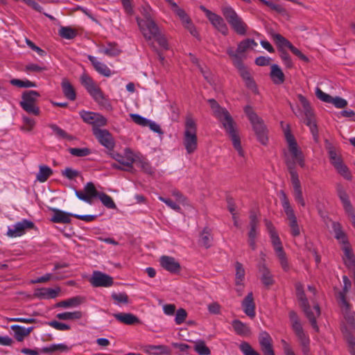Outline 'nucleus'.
Listing matches in <instances>:
<instances>
[{
  "label": "nucleus",
  "instance_id": "obj_1",
  "mask_svg": "<svg viewBox=\"0 0 355 355\" xmlns=\"http://www.w3.org/2000/svg\"><path fill=\"white\" fill-rule=\"evenodd\" d=\"M208 102L214 112V115L221 123L226 133L231 139L234 148L237 150L241 157H243L244 151L241 146V139L238 133L236 123L232 116L227 109L222 107L215 99H209Z\"/></svg>",
  "mask_w": 355,
  "mask_h": 355
},
{
  "label": "nucleus",
  "instance_id": "obj_2",
  "mask_svg": "<svg viewBox=\"0 0 355 355\" xmlns=\"http://www.w3.org/2000/svg\"><path fill=\"white\" fill-rule=\"evenodd\" d=\"M75 193L78 199L89 204H92L94 198H98L107 208H116V205L112 198L104 192L98 191L94 184L92 182H87L83 191L76 190Z\"/></svg>",
  "mask_w": 355,
  "mask_h": 355
},
{
  "label": "nucleus",
  "instance_id": "obj_3",
  "mask_svg": "<svg viewBox=\"0 0 355 355\" xmlns=\"http://www.w3.org/2000/svg\"><path fill=\"white\" fill-rule=\"evenodd\" d=\"M188 154L194 153L198 147L197 124L191 116H187L184 124L182 140Z\"/></svg>",
  "mask_w": 355,
  "mask_h": 355
},
{
  "label": "nucleus",
  "instance_id": "obj_4",
  "mask_svg": "<svg viewBox=\"0 0 355 355\" xmlns=\"http://www.w3.org/2000/svg\"><path fill=\"white\" fill-rule=\"evenodd\" d=\"M221 12L227 23L236 33L240 35H246L248 25L231 6H223Z\"/></svg>",
  "mask_w": 355,
  "mask_h": 355
},
{
  "label": "nucleus",
  "instance_id": "obj_5",
  "mask_svg": "<svg viewBox=\"0 0 355 355\" xmlns=\"http://www.w3.org/2000/svg\"><path fill=\"white\" fill-rule=\"evenodd\" d=\"M39 97H40V94L37 91H24L21 94V101L19 102V105L28 114L38 116L40 113V107L37 105Z\"/></svg>",
  "mask_w": 355,
  "mask_h": 355
},
{
  "label": "nucleus",
  "instance_id": "obj_6",
  "mask_svg": "<svg viewBox=\"0 0 355 355\" xmlns=\"http://www.w3.org/2000/svg\"><path fill=\"white\" fill-rule=\"evenodd\" d=\"M297 97L304 109V112L305 115L304 123L307 126L309 127L310 130L313 135L314 141L315 142H318L319 136L318 125L316 124L315 116L313 110L310 105V103L303 95L298 94Z\"/></svg>",
  "mask_w": 355,
  "mask_h": 355
},
{
  "label": "nucleus",
  "instance_id": "obj_7",
  "mask_svg": "<svg viewBox=\"0 0 355 355\" xmlns=\"http://www.w3.org/2000/svg\"><path fill=\"white\" fill-rule=\"evenodd\" d=\"M287 127L288 129L284 130V135L288 145V150L293 159L303 168L305 166V162L302 151L298 148L297 141L289 129V125H288Z\"/></svg>",
  "mask_w": 355,
  "mask_h": 355
},
{
  "label": "nucleus",
  "instance_id": "obj_8",
  "mask_svg": "<svg viewBox=\"0 0 355 355\" xmlns=\"http://www.w3.org/2000/svg\"><path fill=\"white\" fill-rule=\"evenodd\" d=\"M336 188L337 195L343 204L344 210L355 227V213L354 207L349 200V196L344 187L340 183L336 184Z\"/></svg>",
  "mask_w": 355,
  "mask_h": 355
},
{
  "label": "nucleus",
  "instance_id": "obj_9",
  "mask_svg": "<svg viewBox=\"0 0 355 355\" xmlns=\"http://www.w3.org/2000/svg\"><path fill=\"white\" fill-rule=\"evenodd\" d=\"M270 239L272 244L275 248L276 255L279 259L282 269L284 271L288 272L290 270V266L277 233L276 232L275 234H270Z\"/></svg>",
  "mask_w": 355,
  "mask_h": 355
},
{
  "label": "nucleus",
  "instance_id": "obj_10",
  "mask_svg": "<svg viewBox=\"0 0 355 355\" xmlns=\"http://www.w3.org/2000/svg\"><path fill=\"white\" fill-rule=\"evenodd\" d=\"M342 331L347 338L350 353L355 355V338L352 336V334H355L354 317L343 322Z\"/></svg>",
  "mask_w": 355,
  "mask_h": 355
},
{
  "label": "nucleus",
  "instance_id": "obj_11",
  "mask_svg": "<svg viewBox=\"0 0 355 355\" xmlns=\"http://www.w3.org/2000/svg\"><path fill=\"white\" fill-rule=\"evenodd\" d=\"M92 132L101 145L109 150H113L115 146L114 139L107 130L94 128H92Z\"/></svg>",
  "mask_w": 355,
  "mask_h": 355
},
{
  "label": "nucleus",
  "instance_id": "obj_12",
  "mask_svg": "<svg viewBox=\"0 0 355 355\" xmlns=\"http://www.w3.org/2000/svg\"><path fill=\"white\" fill-rule=\"evenodd\" d=\"M150 11L151 8L148 5L142 6L141 12L144 19H137V24L142 33L148 30L149 31L150 28L153 29V31L156 30L157 24L151 17Z\"/></svg>",
  "mask_w": 355,
  "mask_h": 355
},
{
  "label": "nucleus",
  "instance_id": "obj_13",
  "mask_svg": "<svg viewBox=\"0 0 355 355\" xmlns=\"http://www.w3.org/2000/svg\"><path fill=\"white\" fill-rule=\"evenodd\" d=\"M297 297L300 302V305L304 312L305 315L309 319L311 325L316 331H318L319 327L317 324V321L315 320V316L313 314V312L311 310L310 304L304 292L297 295Z\"/></svg>",
  "mask_w": 355,
  "mask_h": 355
},
{
  "label": "nucleus",
  "instance_id": "obj_14",
  "mask_svg": "<svg viewBox=\"0 0 355 355\" xmlns=\"http://www.w3.org/2000/svg\"><path fill=\"white\" fill-rule=\"evenodd\" d=\"M110 153V156L117 161L121 165L125 167V168H123V171H129L131 173H134L135 168L132 166V164L135 162V159L132 157V153L130 152L129 149L125 150L126 156L123 157L118 153H116L113 150Z\"/></svg>",
  "mask_w": 355,
  "mask_h": 355
},
{
  "label": "nucleus",
  "instance_id": "obj_15",
  "mask_svg": "<svg viewBox=\"0 0 355 355\" xmlns=\"http://www.w3.org/2000/svg\"><path fill=\"white\" fill-rule=\"evenodd\" d=\"M94 287H109L113 285V278L102 272L94 271L89 279Z\"/></svg>",
  "mask_w": 355,
  "mask_h": 355
},
{
  "label": "nucleus",
  "instance_id": "obj_16",
  "mask_svg": "<svg viewBox=\"0 0 355 355\" xmlns=\"http://www.w3.org/2000/svg\"><path fill=\"white\" fill-rule=\"evenodd\" d=\"M279 194L281 196L282 207L289 220V226L291 229L293 227H295L297 225V218L295 215L294 210L292 208L289 200L284 191L281 190L279 191Z\"/></svg>",
  "mask_w": 355,
  "mask_h": 355
},
{
  "label": "nucleus",
  "instance_id": "obj_17",
  "mask_svg": "<svg viewBox=\"0 0 355 355\" xmlns=\"http://www.w3.org/2000/svg\"><path fill=\"white\" fill-rule=\"evenodd\" d=\"M253 130L255 132L258 141L263 145H266L268 142V131L263 123V121L258 117L254 121L250 122Z\"/></svg>",
  "mask_w": 355,
  "mask_h": 355
},
{
  "label": "nucleus",
  "instance_id": "obj_18",
  "mask_svg": "<svg viewBox=\"0 0 355 355\" xmlns=\"http://www.w3.org/2000/svg\"><path fill=\"white\" fill-rule=\"evenodd\" d=\"M35 228V224L32 221L24 219L22 221L17 223L12 229H9L7 234L11 237L20 236L25 233L26 230Z\"/></svg>",
  "mask_w": 355,
  "mask_h": 355
},
{
  "label": "nucleus",
  "instance_id": "obj_19",
  "mask_svg": "<svg viewBox=\"0 0 355 355\" xmlns=\"http://www.w3.org/2000/svg\"><path fill=\"white\" fill-rule=\"evenodd\" d=\"M207 17L213 26L223 35H227L228 34V27L221 16L212 12L211 11H207Z\"/></svg>",
  "mask_w": 355,
  "mask_h": 355
},
{
  "label": "nucleus",
  "instance_id": "obj_20",
  "mask_svg": "<svg viewBox=\"0 0 355 355\" xmlns=\"http://www.w3.org/2000/svg\"><path fill=\"white\" fill-rule=\"evenodd\" d=\"M159 262L161 266L171 273L178 274L181 270L180 263L174 257L164 255L160 257Z\"/></svg>",
  "mask_w": 355,
  "mask_h": 355
},
{
  "label": "nucleus",
  "instance_id": "obj_21",
  "mask_svg": "<svg viewBox=\"0 0 355 355\" xmlns=\"http://www.w3.org/2000/svg\"><path fill=\"white\" fill-rule=\"evenodd\" d=\"M144 36L147 40H151L154 38L159 45L164 49L166 50L168 49V45L166 37L162 35L159 30L157 25L156 26V30L150 29L143 33Z\"/></svg>",
  "mask_w": 355,
  "mask_h": 355
},
{
  "label": "nucleus",
  "instance_id": "obj_22",
  "mask_svg": "<svg viewBox=\"0 0 355 355\" xmlns=\"http://www.w3.org/2000/svg\"><path fill=\"white\" fill-rule=\"evenodd\" d=\"M242 306L244 313L251 318L255 316V304L254 302L253 294L249 293L242 302Z\"/></svg>",
  "mask_w": 355,
  "mask_h": 355
},
{
  "label": "nucleus",
  "instance_id": "obj_23",
  "mask_svg": "<svg viewBox=\"0 0 355 355\" xmlns=\"http://www.w3.org/2000/svg\"><path fill=\"white\" fill-rule=\"evenodd\" d=\"M113 316L120 322L127 325H133L140 322L139 319L130 313H114Z\"/></svg>",
  "mask_w": 355,
  "mask_h": 355
},
{
  "label": "nucleus",
  "instance_id": "obj_24",
  "mask_svg": "<svg viewBox=\"0 0 355 355\" xmlns=\"http://www.w3.org/2000/svg\"><path fill=\"white\" fill-rule=\"evenodd\" d=\"M259 272L261 275V282L264 286L268 287L274 284L273 277L270 273V270L266 266L264 263H259L258 264Z\"/></svg>",
  "mask_w": 355,
  "mask_h": 355
},
{
  "label": "nucleus",
  "instance_id": "obj_25",
  "mask_svg": "<svg viewBox=\"0 0 355 355\" xmlns=\"http://www.w3.org/2000/svg\"><path fill=\"white\" fill-rule=\"evenodd\" d=\"M60 291V288H57V289L46 288H37L34 293V297L41 299H53L57 297Z\"/></svg>",
  "mask_w": 355,
  "mask_h": 355
},
{
  "label": "nucleus",
  "instance_id": "obj_26",
  "mask_svg": "<svg viewBox=\"0 0 355 355\" xmlns=\"http://www.w3.org/2000/svg\"><path fill=\"white\" fill-rule=\"evenodd\" d=\"M53 211L54 215L51 218V221L53 223L64 224L71 223L70 217H73V214L67 213L58 209H53Z\"/></svg>",
  "mask_w": 355,
  "mask_h": 355
},
{
  "label": "nucleus",
  "instance_id": "obj_27",
  "mask_svg": "<svg viewBox=\"0 0 355 355\" xmlns=\"http://www.w3.org/2000/svg\"><path fill=\"white\" fill-rule=\"evenodd\" d=\"M80 82L91 96L100 89V87L96 85L92 78L87 73H83L80 76Z\"/></svg>",
  "mask_w": 355,
  "mask_h": 355
},
{
  "label": "nucleus",
  "instance_id": "obj_28",
  "mask_svg": "<svg viewBox=\"0 0 355 355\" xmlns=\"http://www.w3.org/2000/svg\"><path fill=\"white\" fill-rule=\"evenodd\" d=\"M344 252V257H343V261L345 264V266L348 268H353L355 267V258L354 253L352 252V249L349 245V243H347L343 248Z\"/></svg>",
  "mask_w": 355,
  "mask_h": 355
},
{
  "label": "nucleus",
  "instance_id": "obj_29",
  "mask_svg": "<svg viewBox=\"0 0 355 355\" xmlns=\"http://www.w3.org/2000/svg\"><path fill=\"white\" fill-rule=\"evenodd\" d=\"M270 76L272 82L276 85L282 84L285 80L284 73L276 64L271 66Z\"/></svg>",
  "mask_w": 355,
  "mask_h": 355
},
{
  "label": "nucleus",
  "instance_id": "obj_30",
  "mask_svg": "<svg viewBox=\"0 0 355 355\" xmlns=\"http://www.w3.org/2000/svg\"><path fill=\"white\" fill-rule=\"evenodd\" d=\"M61 86L64 96L70 101H75L76 98V90L67 78L62 79Z\"/></svg>",
  "mask_w": 355,
  "mask_h": 355
},
{
  "label": "nucleus",
  "instance_id": "obj_31",
  "mask_svg": "<svg viewBox=\"0 0 355 355\" xmlns=\"http://www.w3.org/2000/svg\"><path fill=\"white\" fill-rule=\"evenodd\" d=\"M87 58L92 62L95 70L99 73L106 77H109L111 75L110 69L105 64L98 61L96 58L92 55H89Z\"/></svg>",
  "mask_w": 355,
  "mask_h": 355
},
{
  "label": "nucleus",
  "instance_id": "obj_32",
  "mask_svg": "<svg viewBox=\"0 0 355 355\" xmlns=\"http://www.w3.org/2000/svg\"><path fill=\"white\" fill-rule=\"evenodd\" d=\"M325 147L328 150L330 162L334 166L343 162L341 157L337 154L335 147L328 140H325Z\"/></svg>",
  "mask_w": 355,
  "mask_h": 355
},
{
  "label": "nucleus",
  "instance_id": "obj_33",
  "mask_svg": "<svg viewBox=\"0 0 355 355\" xmlns=\"http://www.w3.org/2000/svg\"><path fill=\"white\" fill-rule=\"evenodd\" d=\"M293 187V196L295 201L299 203L302 207H305L306 203L303 198L302 190L300 180L292 181Z\"/></svg>",
  "mask_w": 355,
  "mask_h": 355
},
{
  "label": "nucleus",
  "instance_id": "obj_34",
  "mask_svg": "<svg viewBox=\"0 0 355 355\" xmlns=\"http://www.w3.org/2000/svg\"><path fill=\"white\" fill-rule=\"evenodd\" d=\"M213 237L211 236V230L208 227H205L200 234L199 242L200 245L208 249L211 245Z\"/></svg>",
  "mask_w": 355,
  "mask_h": 355
},
{
  "label": "nucleus",
  "instance_id": "obj_35",
  "mask_svg": "<svg viewBox=\"0 0 355 355\" xmlns=\"http://www.w3.org/2000/svg\"><path fill=\"white\" fill-rule=\"evenodd\" d=\"M272 38L277 46L278 51H281V50H285L284 48L289 49L292 44L284 37L279 33H270Z\"/></svg>",
  "mask_w": 355,
  "mask_h": 355
},
{
  "label": "nucleus",
  "instance_id": "obj_36",
  "mask_svg": "<svg viewBox=\"0 0 355 355\" xmlns=\"http://www.w3.org/2000/svg\"><path fill=\"white\" fill-rule=\"evenodd\" d=\"M84 302V298L80 296H76L66 300L60 301L55 304L56 307H73L77 306Z\"/></svg>",
  "mask_w": 355,
  "mask_h": 355
},
{
  "label": "nucleus",
  "instance_id": "obj_37",
  "mask_svg": "<svg viewBox=\"0 0 355 355\" xmlns=\"http://www.w3.org/2000/svg\"><path fill=\"white\" fill-rule=\"evenodd\" d=\"M235 284L236 286H242L245 279V270L241 263L235 262Z\"/></svg>",
  "mask_w": 355,
  "mask_h": 355
},
{
  "label": "nucleus",
  "instance_id": "obj_38",
  "mask_svg": "<svg viewBox=\"0 0 355 355\" xmlns=\"http://www.w3.org/2000/svg\"><path fill=\"white\" fill-rule=\"evenodd\" d=\"M232 325L234 331L239 336H248L250 334V329L239 320L232 321Z\"/></svg>",
  "mask_w": 355,
  "mask_h": 355
},
{
  "label": "nucleus",
  "instance_id": "obj_39",
  "mask_svg": "<svg viewBox=\"0 0 355 355\" xmlns=\"http://www.w3.org/2000/svg\"><path fill=\"white\" fill-rule=\"evenodd\" d=\"M92 97L94 98V100L98 103L99 105L103 107L107 110H112V105L109 102L108 99H107L101 89L97 91L94 94L92 95Z\"/></svg>",
  "mask_w": 355,
  "mask_h": 355
},
{
  "label": "nucleus",
  "instance_id": "obj_40",
  "mask_svg": "<svg viewBox=\"0 0 355 355\" xmlns=\"http://www.w3.org/2000/svg\"><path fill=\"white\" fill-rule=\"evenodd\" d=\"M39 168V172L37 174V180L41 182H46L53 174L52 169L47 166L41 165Z\"/></svg>",
  "mask_w": 355,
  "mask_h": 355
},
{
  "label": "nucleus",
  "instance_id": "obj_41",
  "mask_svg": "<svg viewBox=\"0 0 355 355\" xmlns=\"http://www.w3.org/2000/svg\"><path fill=\"white\" fill-rule=\"evenodd\" d=\"M49 127L54 132L56 136L60 139H67L69 141H73L76 139L75 137L69 135L65 130H62L55 124H50Z\"/></svg>",
  "mask_w": 355,
  "mask_h": 355
},
{
  "label": "nucleus",
  "instance_id": "obj_42",
  "mask_svg": "<svg viewBox=\"0 0 355 355\" xmlns=\"http://www.w3.org/2000/svg\"><path fill=\"white\" fill-rule=\"evenodd\" d=\"M336 299L342 313L352 310V305L347 301L346 295H344L343 293H338Z\"/></svg>",
  "mask_w": 355,
  "mask_h": 355
},
{
  "label": "nucleus",
  "instance_id": "obj_43",
  "mask_svg": "<svg viewBox=\"0 0 355 355\" xmlns=\"http://www.w3.org/2000/svg\"><path fill=\"white\" fill-rule=\"evenodd\" d=\"M83 317V313L80 311H76L73 312H64L58 313L56 315V318L59 320H79Z\"/></svg>",
  "mask_w": 355,
  "mask_h": 355
},
{
  "label": "nucleus",
  "instance_id": "obj_44",
  "mask_svg": "<svg viewBox=\"0 0 355 355\" xmlns=\"http://www.w3.org/2000/svg\"><path fill=\"white\" fill-rule=\"evenodd\" d=\"M257 42L253 39H245L242 40L239 44L236 49L238 53L241 54L247 51L252 46H257Z\"/></svg>",
  "mask_w": 355,
  "mask_h": 355
},
{
  "label": "nucleus",
  "instance_id": "obj_45",
  "mask_svg": "<svg viewBox=\"0 0 355 355\" xmlns=\"http://www.w3.org/2000/svg\"><path fill=\"white\" fill-rule=\"evenodd\" d=\"M69 347L65 344H53L49 347H45L41 349V352L46 354H52L55 351L66 352Z\"/></svg>",
  "mask_w": 355,
  "mask_h": 355
},
{
  "label": "nucleus",
  "instance_id": "obj_46",
  "mask_svg": "<svg viewBox=\"0 0 355 355\" xmlns=\"http://www.w3.org/2000/svg\"><path fill=\"white\" fill-rule=\"evenodd\" d=\"M121 51L118 48L115 42H109L107 46L103 50V53L108 56L114 57L121 53Z\"/></svg>",
  "mask_w": 355,
  "mask_h": 355
},
{
  "label": "nucleus",
  "instance_id": "obj_47",
  "mask_svg": "<svg viewBox=\"0 0 355 355\" xmlns=\"http://www.w3.org/2000/svg\"><path fill=\"white\" fill-rule=\"evenodd\" d=\"M59 35L63 38L71 40L77 35V31L69 26H62L59 30Z\"/></svg>",
  "mask_w": 355,
  "mask_h": 355
},
{
  "label": "nucleus",
  "instance_id": "obj_48",
  "mask_svg": "<svg viewBox=\"0 0 355 355\" xmlns=\"http://www.w3.org/2000/svg\"><path fill=\"white\" fill-rule=\"evenodd\" d=\"M194 349L199 355H209L211 354L209 348L206 346L205 341L202 340L196 342Z\"/></svg>",
  "mask_w": 355,
  "mask_h": 355
},
{
  "label": "nucleus",
  "instance_id": "obj_49",
  "mask_svg": "<svg viewBox=\"0 0 355 355\" xmlns=\"http://www.w3.org/2000/svg\"><path fill=\"white\" fill-rule=\"evenodd\" d=\"M334 167L338 173L340 174L345 179L347 180H352V175L347 166L345 165L343 162L339 163L338 165H336Z\"/></svg>",
  "mask_w": 355,
  "mask_h": 355
},
{
  "label": "nucleus",
  "instance_id": "obj_50",
  "mask_svg": "<svg viewBox=\"0 0 355 355\" xmlns=\"http://www.w3.org/2000/svg\"><path fill=\"white\" fill-rule=\"evenodd\" d=\"M11 329L15 332V338L18 342H21L26 336L25 333V328L14 324L11 326Z\"/></svg>",
  "mask_w": 355,
  "mask_h": 355
},
{
  "label": "nucleus",
  "instance_id": "obj_51",
  "mask_svg": "<svg viewBox=\"0 0 355 355\" xmlns=\"http://www.w3.org/2000/svg\"><path fill=\"white\" fill-rule=\"evenodd\" d=\"M295 160L291 161L288 159L286 160V164L291 175V182L299 180L298 174L295 170Z\"/></svg>",
  "mask_w": 355,
  "mask_h": 355
},
{
  "label": "nucleus",
  "instance_id": "obj_52",
  "mask_svg": "<svg viewBox=\"0 0 355 355\" xmlns=\"http://www.w3.org/2000/svg\"><path fill=\"white\" fill-rule=\"evenodd\" d=\"M10 84L14 86L21 87V88H22V87L28 88V87H36V83L35 82H32L28 80H19V79H12L10 80Z\"/></svg>",
  "mask_w": 355,
  "mask_h": 355
},
{
  "label": "nucleus",
  "instance_id": "obj_53",
  "mask_svg": "<svg viewBox=\"0 0 355 355\" xmlns=\"http://www.w3.org/2000/svg\"><path fill=\"white\" fill-rule=\"evenodd\" d=\"M22 120L23 125L20 127V129L22 131L31 132L35 125V120L28 116H23Z\"/></svg>",
  "mask_w": 355,
  "mask_h": 355
},
{
  "label": "nucleus",
  "instance_id": "obj_54",
  "mask_svg": "<svg viewBox=\"0 0 355 355\" xmlns=\"http://www.w3.org/2000/svg\"><path fill=\"white\" fill-rule=\"evenodd\" d=\"M136 165L140 168L144 173L152 175L153 173V170L149 162L139 159V160H135Z\"/></svg>",
  "mask_w": 355,
  "mask_h": 355
},
{
  "label": "nucleus",
  "instance_id": "obj_55",
  "mask_svg": "<svg viewBox=\"0 0 355 355\" xmlns=\"http://www.w3.org/2000/svg\"><path fill=\"white\" fill-rule=\"evenodd\" d=\"M69 151L72 155L80 157L87 156L91 153V150L88 148H71Z\"/></svg>",
  "mask_w": 355,
  "mask_h": 355
},
{
  "label": "nucleus",
  "instance_id": "obj_56",
  "mask_svg": "<svg viewBox=\"0 0 355 355\" xmlns=\"http://www.w3.org/2000/svg\"><path fill=\"white\" fill-rule=\"evenodd\" d=\"M239 348L244 355H260V354L255 351L247 342H242Z\"/></svg>",
  "mask_w": 355,
  "mask_h": 355
},
{
  "label": "nucleus",
  "instance_id": "obj_57",
  "mask_svg": "<svg viewBox=\"0 0 355 355\" xmlns=\"http://www.w3.org/2000/svg\"><path fill=\"white\" fill-rule=\"evenodd\" d=\"M130 117L137 125L147 127L149 120L137 114H130Z\"/></svg>",
  "mask_w": 355,
  "mask_h": 355
},
{
  "label": "nucleus",
  "instance_id": "obj_58",
  "mask_svg": "<svg viewBox=\"0 0 355 355\" xmlns=\"http://www.w3.org/2000/svg\"><path fill=\"white\" fill-rule=\"evenodd\" d=\"M94 116L95 117L92 124V128H99L101 126H105L107 125V120L105 116L98 113H95Z\"/></svg>",
  "mask_w": 355,
  "mask_h": 355
},
{
  "label": "nucleus",
  "instance_id": "obj_59",
  "mask_svg": "<svg viewBox=\"0 0 355 355\" xmlns=\"http://www.w3.org/2000/svg\"><path fill=\"white\" fill-rule=\"evenodd\" d=\"M292 328H293L295 335L297 336V337L298 338V339L300 340H302V339L304 340V338H308L304 332V330H303V328H302V326L300 322L293 324Z\"/></svg>",
  "mask_w": 355,
  "mask_h": 355
},
{
  "label": "nucleus",
  "instance_id": "obj_60",
  "mask_svg": "<svg viewBox=\"0 0 355 355\" xmlns=\"http://www.w3.org/2000/svg\"><path fill=\"white\" fill-rule=\"evenodd\" d=\"M279 52V56L283 60L284 64L287 68H292L293 67V64L291 60V56L288 53V52L286 50H281Z\"/></svg>",
  "mask_w": 355,
  "mask_h": 355
},
{
  "label": "nucleus",
  "instance_id": "obj_61",
  "mask_svg": "<svg viewBox=\"0 0 355 355\" xmlns=\"http://www.w3.org/2000/svg\"><path fill=\"white\" fill-rule=\"evenodd\" d=\"M187 317V313L184 309L180 308L176 311L175 321L177 324L183 323Z\"/></svg>",
  "mask_w": 355,
  "mask_h": 355
},
{
  "label": "nucleus",
  "instance_id": "obj_62",
  "mask_svg": "<svg viewBox=\"0 0 355 355\" xmlns=\"http://www.w3.org/2000/svg\"><path fill=\"white\" fill-rule=\"evenodd\" d=\"M174 12L180 17L183 24H190L191 19L183 9L178 7L174 10Z\"/></svg>",
  "mask_w": 355,
  "mask_h": 355
},
{
  "label": "nucleus",
  "instance_id": "obj_63",
  "mask_svg": "<svg viewBox=\"0 0 355 355\" xmlns=\"http://www.w3.org/2000/svg\"><path fill=\"white\" fill-rule=\"evenodd\" d=\"M315 95L318 98L325 103H330L331 100H333L331 96L323 92L319 87H317L315 89Z\"/></svg>",
  "mask_w": 355,
  "mask_h": 355
},
{
  "label": "nucleus",
  "instance_id": "obj_64",
  "mask_svg": "<svg viewBox=\"0 0 355 355\" xmlns=\"http://www.w3.org/2000/svg\"><path fill=\"white\" fill-rule=\"evenodd\" d=\"M259 342L260 346H263L266 345L271 344L272 340L268 333L266 331H263L259 336Z\"/></svg>",
  "mask_w": 355,
  "mask_h": 355
}]
</instances>
